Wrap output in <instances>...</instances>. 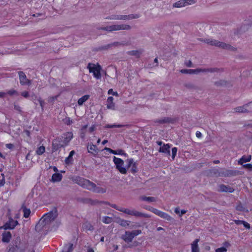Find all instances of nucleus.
Segmentation results:
<instances>
[{"mask_svg": "<svg viewBox=\"0 0 252 252\" xmlns=\"http://www.w3.org/2000/svg\"><path fill=\"white\" fill-rule=\"evenodd\" d=\"M205 42L209 45H214L217 47L221 48L222 49H230L232 48V47L230 45L227 44L222 42H220L217 40L207 39L205 40Z\"/></svg>", "mask_w": 252, "mask_h": 252, "instance_id": "8", "label": "nucleus"}, {"mask_svg": "<svg viewBox=\"0 0 252 252\" xmlns=\"http://www.w3.org/2000/svg\"><path fill=\"white\" fill-rule=\"evenodd\" d=\"M236 210L241 212H248V210L246 209L245 206L241 203H239L236 205Z\"/></svg>", "mask_w": 252, "mask_h": 252, "instance_id": "35", "label": "nucleus"}, {"mask_svg": "<svg viewBox=\"0 0 252 252\" xmlns=\"http://www.w3.org/2000/svg\"><path fill=\"white\" fill-rule=\"evenodd\" d=\"M127 168L131 167V173L134 174L137 173L138 171L137 166L136 163L134 161L133 159L132 158H129L127 159Z\"/></svg>", "mask_w": 252, "mask_h": 252, "instance_id": "13", "label": "nucleus"}, {"mask_svg": "<svg viewBox=\"0 0 252 252\" xmlns=\"http://www.w3.org/2000/svg\"><path fill=\"white\" fill-rule=\"evenodd\" d=\"M90 97V95L89 94H86L80 97L78 100V104L79 105H82Z\"/></svg>", "mask_w": 252, "mask_h": 252, "instance_id": "29", "label": "nucleus"}, {"mask_svg": "<svg viewBox=\"0 0 252 252\" xmlns=\"http://www.w3.org/2000/svg\"><path fill=\"white\" fill-rule=\"evenodd\" d=\"M160 217L163 219H166L167 220H170V216L167 213L162 212Z\"/></svg>", "mask_w": 252, "mask_h": 252, "instance_id": "45", "label": "nucleus"}, {"mask_svg": "<svg viewBox=\"0 0 252 252\" xmlns=\"http://www.w3.org/2000/svg\"><path fill=\"white\" fill-rule=\"evenodd\" d=\"M74 153L75 152L73 150L71 151L69 153L68 156L66 157L65 159V162L66 164H68L71 162V161H72V156L74 155Z\"/></svg>", "mask_w": 252, "mask_h": 252, "instance_id": "32", "label": "nucleus"}, {"mask_svg": "<svg viewBox=\"0 0 252 252\" xmlns=\"http://www.w3.org/2000/svg\"><path fill=\"white\" fill-rule=\"evenodd\" d=\"M27 248V244L21 240L19 237L13 241L9 246L7 252H25Z\"/></svg>", "mask_w": 252, "mask_h": 252, "instance_id": "3", "label": "nucleus"}, {"mask_svg": "<svg viewBox=\"0 0 252 252\" xmlns=\"http://www.w3.org/2000/svg\"><path fill=\"white\" fill-rule=\"evenodd\" d=\"M5 183V177L3 173H1L0 176V188L3 187Z\"/></svg>", "mask_w": 252, "mask_h": 252, "instance_id": "42", "label": "nucleus"}, {"mask_svg": "<svg viewBox=\"0 0 252 252\" xmlns=\"http://www.w3.org/2000/svg\"><path fill=\"white\" fill-rule=\"evenodd\" d=\"M243 221L244 220H234V223L236 224V225H240V224H242L243 223Z\"/></svg>", "mask_w": 252, "mask_h": 252, "instance_id": "59", "label": "nucleus"}, {"mask_svg": "<svg viewBox=\"0 0 252 252\" xmlns=\"http://www.w3.org/2000/svg\"><path fill=\"white\" fill-rule=\"evenodd\" d=\"M219 69L217 68H210L207 69H183L181 70V72L182 73L192 74H198L201 72H213L218 71Z\"/></svg>", "mask_w": 252, "mask_h": 252, "instance_id": "6", "label": "nucleus"}, {"mask_svg": "<svg viewBox=\"0 0 252 252\" xmlns=\"http://www.w3.org/2000/svg\"><path fill=\"white\" fill-rule=\"evenodd\" d=\"M141 233V230H135L131 232L126 231L125 235L122 237L123 239L126 242H131L135 236Z\"/></svg>", "mask_w": 252, "mask_h": 252, "instance_id": "9", "label": "nucleus"}, {"mask_svg": "<svg viewBox=\"0 0 252 252\" xmlns=\"http://www.w3.org/2000/svg\"><path fill=\"white\" fill-rule=\"evenodd\" d=\"M63 123L67 126H70L73 123V120L70 118L66 117L63 120Z\"/></svg>", "mask_w": 252, "mask_h": 252, "instance_id": "38", "label": "nucleus"}, {"mask_svg": "<svg viewBox=\"0 0 252 252\" xmlns=\"http://www.w3.org/2000/svg\"><path fill=\"white\" fill-rule=\"evenodd\" d=\"M177 151H178V149H177V148H176V147H174L172 149V157L173 159H174L175 156H176Z\"/></svg>", "mask_w": 252, "mask_h": 252, "instance_id": "49", "label": "nucleus"}, {"mask_svg": "<svg viewBox=\"0 0 252 252\" xmlns=\"http://www.w3.org/2000/svg\"><path fill=\"white\" fill-rule=\"evenodd\" d=\"M227 82L224 80H220L215 83L217 86H226Z\"/></svg>", "mask_w": 252, "mask_h": 252, "instance_id": "47", "label": "nucleus"}, {"mask_svg": "<svg viewBox=\"0 0 252 252\" xmlns=\"http://www.w3.org/2000/svg\"><path fill=\"white\" fill-rule=\"evenodd\" d=\"M85 131H80V136L82 139H84L85 137Z\"/></svg>", "mask_w": 252, "mask_h": 252, "instance_id": "61", "label": "nucleus"}, {"mask_svg": "<svg viewBox=\"0 0 252 252\" xmlns=\"http://www.w3.org/2000/svg\"><path fill=\"white\" fill-rule=\"evenodd\" d=\"M242 224L244 225L245 227H246L247 229H250L251 227L250 224L248 222L244 220L243 221V223Z\"/></svg>", "mask_w": 252, "mask_h": 252, "instance_id": "58", "label": "nucleus"}, {"mask_svg": "<svg viewBox=\"0 0 252 252\" xmlns=\"http://www.w3.org/2000/svg\"><path fill=\"white\" fill-rule=\"evenodd\" d=\"M174 120L169 117H164L163 119H158L155 121L156 123L159 124H165V123H173Z\"/></svg>", "mask_w": 252, "mask_h": 252, "instance_id": "24", "label": "nucleus"}, {"mask_svg": "<svg viewBox=\"0 0 252 252\" xmlns=\"http://www.w3.org/2000/svg\"><path fill=\"white\" fill-rule=\"evenodd\" d=\"M38 102H39L41 109L43 110L44 105V101L43 99H42L41 97H39V98L38 99Z\"/></svg>", "mask_w": 252, "mask_h": 252, "instance_id": "53", "label": "nucleus"}, {"mask_svg": "<svg viewBox=\"0 0 252 252\" xmlns=\"http://www.w3.org/2000/svg\"><path fill=\"white\" fill-rule=\"evenodd\" d=\"M83 228L86 231H92L94 230L93 226L89 222H86L83 225Z\"/></svg>", "mask_w": 252, "mask_h": 252, "instance_id": "33", "label": "nucleus"}, {"mask_svg": "<svg viewBox=\"0 0 252 252\" xmlns=\"http://www.w3.org/2000/svg\"><path fill=\"white\" fill-rule=\"evenodd\" d=\"M45 152V147L42 145L38 147L35 151V153L38 156H41Z\"/></svg>", "mask_w": 252, "mask_h": 252, "instance_id": "30", "label": "nucleus"}, {"mask_svg": "<svg viewBox=\"0 0 252 252\" xmlns=\"http://www.w3.org/2000/svg\"><path fill=\"white\" fill-rule=\"evenodd\" d=\"M140 199L142 201H147L149 202H155L156 201V198L154 197H147L145 196H140Z\"/></svg>", "mask_w": 252, "mask_h": 252, "instance_id": "31", "label": "nucleus"}, {"mask_svg": "<svg viewBox=\"0 0 252 252\" xmlns=\"http://www.w3.org/2000/svg\"><path fill=\"white\" fill-rule=\"evenodd\" d=\"M252 159V156H243L238 161V163L239 165H243L244 163L249 162Z\"/></svg>", "mask_w": 252, "mask_h": 252, "instance_id": "20", "label": "nucleus"}, {"mask_svg": "<svg viewBox=\"0 0 252 252\" xmlns=\"http://www.w3.org/2000/svg\"><path fill=\"white\" fill-rule=\"evenodd\" d=\"M18 224L17 220H15L12 218H9L8 220L4 223L2 228L4 230L13 229Z\"/></svg>", "mask_w": 252, "mask_h": 252, "instance_id": "11", "label": "nucleus"}, {"mask_svg": "<svg viewBox=\"0 0 252 252\" xmlns=\"http://www.w3.org/2000/svg\"><path fill=\"white\" fill-rule=\"evenodd\" d=\"M63 145L60 143H53L52 145V152H55L59 150Z\"/></svg>", "mask_w": 252, "mask_h": 252, "instance_id": "34", "label": "nucleus"}, {"mask_svg": "<svg viewBox=\"0 0 252 252\" xmlns=\"http://www.w3.org/2000/svg\"><path fill=\"white\" fill-rule=\"evenodd\" d=\"M170 145L169 144H163V146L160 147L159 152L169 155L170 154Z\"/></svg>", "mask_w": 252, "mask_h": 252, "instance_id": "21", "label": "nucleus"}, {"mask_svg": "<svg viewBox=\"0 0 252 252\" xmlns=\"http://www.w3.org/2000/svg\"><path fill=\"white\" fill-rule=\"evenodd\" d=\"M242 224L244 225L245 227H246L247 229H250L251 227L250 224L248 222L244 220L243 221V223Z\"/></svg>", "mask_w": 252, "mask_h": 252, "instance_id": "57", "label": "nucleus"}, {"mask_svg": "<svg viewBox=\"0 0 252 252\" xmlns=\"http://www.w3.org/2000/svg\"><path fill=\"white\" fill-rule=\"evenodd\" d=\"M23 211L24 213V217L25 218H29V216L31 214V210L30 209H28L26 207H25L23 209Z\"/></svg>", "mask_w": 252, "mask_h": 252, "instance_id": "39", "label": "nucleus"}, {"mask_svg": "<svg viewBox=\"0 0 252 252\" xmlns=\"http://www.w3.org/2000/svg\"><path fill=\"white\" fill-rule=\"evenodd\" d=\"M63 142L65 144H68L73 138V133L72 132H67L63 134Z\"/></svg>", "mask_w": 252, "mask_h": 252, "instance_id": "18", "label": "nucleus"}, {"mask_svg": "<svg viewBox=\"0 0 252 252\" xmlns=\"http://www.w3.org/2000/svg\"><path fill=\"white\" fill-rule=\"evenodd\" d=\"M5 147L9 149H12L14 148V145L11 143L6 144Z\"/></svg>", "mask_w": 252, "mask_h": 252, "instance_id": "60", "label": "nucleus"}, {"mask_svg": "<svg viewBox=\"0 0 252 252\" xmlns=\"http://www.w3.org/2000/svg\"><path fill=\"white\" fill-rule=\"evenodd\" d=\"M227 251V249L224 247H222L219 248H218L216 250V252H226Z\"/></svg>", "mask_w": 252, "mask_h": 252, "instance_id": "51", "label": "nucleus"}, {"mask_svg": "<svg viewBox=\"0 0 252 252\" xmlns=\"http://www.w3.org/2000/svg\"><path fill=\"white\" fill-rule=\"evenodd\" d=\"M87 68L89 70L90 73H93L94 77L97 79L101 78L100 71L101 70V67L99 64L95 65L93 63H89L88 64Z\"/></svg>", "mask_w": 252, "mask_h": 252, "instance_id": "5", "label": "nucleus"}, {"mask_svg": "<svg viewBox=\"0 0 252 252\" xmlns=\"http://www.w3.org/2000/svg\"><path fill=\"white\" fill-rule=\"evenodd\" d=\"M63 176L61 173H56L53 174L52 176V181L53 182H60L62 180Z\"/></svg>", "mask_w": 252, "mask_h": 252, "instance_id": "26", "label": "nucleus"}, {"mask_svg": "<svg viewBox=\"0 0 252 252\" xmlns=\"http://www.w3.org/2000/svg\"><path fill=\"white\" fill-rule=\"evenodd\" d=\"M18 75L19 78L20 83L22 85H31V81L27 78L26 75L24 72L19 71Z\"/></svg>", "mask_w": 252, "mask_h": 252, "instance_id": "14", "label": "nucleus"}, {"mask_svg": "<svg viewBox=\"0 0 252 252\" xmlns=\"http://www.w3.org/2000/svg\"><path fill=\"white\" fill-rule=\"evenodd\" d=\"M248 107V104H245L242 106H238L235 108V111L239 113H245L248 112L246 108Z\"/></svg>", "mask_w": 252, "mask_h": 252, "instance_id": "28", "label": "nucleus"}, {"mask_svg": "<svg viewBox=\"0 0 252 252\" xmlns=\"http://www.w3.org/2000/svg\"><path fill=\"white\" fill-rule=\"evenodd\" d=\"M219 190L221 192H226L229 193H232L234 191V189L233 188L223 184L220 185L219 186Z\"/></svg>", "mask_w": 252, "mask_h": 252, "instance_id": "17", "label": "nucleus"}, {"mask_svg": "<svg viewBox=\"0 0 252 252\" xmlns=\"http://www.w3.org/2000/svg\"><path fill=\"white\" fill-rule=\"evenodd\" d=\"M185 5H191L196 2L195 0H185Z\"/></svg>", "mask_w": 252, "mask_h": 252, "instance_id": "50", "label": "nucleus"}, {"mask_svg": "<svg viewBox=\"0 0 252 252\" xmlns=\"http://www.w3.org/2000/svg\"><path fill=\"white\" fill-rule=\"evenodd\" d=\"M6 94L11 96L13 95H18V92L13 89H11V90L8 91L7 92Z\"/></svg>", "mask_w": 252, "mask_h": 252, "instance_id": "46", "label": "nucleus"}, {"mask_svg": "<svg viewBox=\"0 0 252 252\" xmlns=\"http://www.w3.org/2000/svg\"><path fill=\"white\" fill-rule=\"evenodd\" d=\"M130 222V221L129 220H123L120 221V225L124 227H127L129 225Z\"/></svg>", "mask_w": 252, "mask_h": 252, "instance_id": "43", "label": "nucleus"}, {"mask_svg": "<svg viewBox=\"0 0 252 252\" xmlns=\"http://www.w3.org/2000/svg\"><path fill=\"white\" fill-rule=\"evenodd\" d=\"M38 98H39V97H38L37 95L36 94H32L31 95V100H32L33 101L34 103L36 105L37 104V103H36V101H38Z\"/></svg>", "mask_w": 252, "mask_h": 252, "instance_id": "44", "label": "nucleus"}, {"mask_svg": "<svg viewBox=\"0 0 252 252\" xmlns=\"http://www.w3.org/2000/svg\"><path fill=\"white\" fill-rule=\"evenodd\" d=\"M186 5H185V0H179L177 2H176V3H175L173 5L174 7H178V8L182 7H184Z\"/></svg>", "mask_w": 252, "mask_h": 252, "instance_id": "37", "label": "nucleus"}, {"mask_svg": "<svg viewBox=\"0 0 252 252\" xmlns=\"http://www.w3.org/2000/svg\"><path fill=\"white\" fill-rule=\"evenodd\" d=\"M104 150L109 152L110 153L116 155H124L126 156L127 154L125 151L122 149L118 150H114L110 148L105 147Z\"/></svg>", "mask_w": 252, "mask_h": 252, "instance_id": "16", "label": "nucleus"}, {"mask_svg": "<svg viewBox=\"0 0 252 252\" xmlns=\"http://www.w3.org/2000/svg\"><path fill=\"white\" fill-rule=\"evenodd\" d=\"M223 245L226 248L229 247L230 246V243L227 241H225V242H224L223 243Z\"/></svg>", "mask_w": 252, "mask_h": 252, "instance_id": "63", "label": "nucleus"}, {"mask_svg": "<svg viewBox=\"0 0 252 252\" xmlns=\"http://www.w3.org/2000/svg\"><path fill=\"white\" fill-rule=\"evenodd\" d=\"M95 130V126L94 125L93 126H92L90 128H89V132L90 133H92L93 132H94Z\"/></svg>", "mask_w": 252, "mask_h": 252, "instance_id": "62", "label": "nucleus"}, {"mask_svg": "<svg viewBox=\"0 0 252 252\" xmlns=\"http://www.w3.org/2000/svg\"><path fill=\"white\" fill-rule=\"evenodd\" d=\"M236 171L233 170H228L226 169L220 168L218 172L219 175L223 177H230L236 175Z\"/></svg>", "mask_w": 252, "mask_h": 252, "instance_id": "12", "label": "nucleus"}, {"mask_svg": "<svg viewBox=\"0 0 252 252\" xmlns=\"http://www.w3.org/2000/svg\"><path fill=\"white\" fill-rule=\"evenodd\" d=\"M243 167L244 168L249 169L250 171H252V164L251 163H247L245 164H243Z\"/></svg>", "mask_w": 252, "mask_h": 252, "instance_id": "48", "label": "nucleus"}, {"mask_svg": "<svg viewBox=\"0 0 252 252\" xmlns=\"http://www.w3.org/2000/svg\"><path fill=\"white\" fill-rule=\"evenodd\" d=\"M121 45V43L120 42H114L113 43H111V44H108L106 46V49H108V48H109L110 47H112L113 46H118V45Z\"/></svg>", "mask_w": 252, "mask_h": 252, "instance_id": "54", "label": "nucleus"}, {"mask_svg": "<svg viewBox=\"0 0 252 252\" xmlns=\"http://www.w3.org/2000/svg\"><path fill=\"white\" fill-rule=\"evenodd\" d=\"M72 181L73 182L81 186L83 188L96 193H103L106 191V189L97 187L94 183L83 177L75 176L72 178Z\"/></svg>", "mask_w": 252, "mask_h": 252, "instance_id": "1", "label": "nucleus"}, {"mask_svg": "<svg viewBox=\"0 0 252 252\" xmlns=\"http://www.w3.org/2000/svg\"><path fill=\"white\" fill-rule=\"evenodd\" d=\"M73 250V245L72 243H68L65 244L62 250V252H72Z\"/></svg>", "mask_w": 252, "mask_h": 252, "instance_id": "23", "label": "nucleus"}, {"mask_svg": "<svg viewBox=\"0 0 252 252\" xmlns=\"http://www.w3.org/2000/svg\"><path fill=\"white\" fill-rule=\"evenodd\" d=\"M128 16L127 15H113L110 17H106V19H115V20H126L127 19ZM129 18H138V16H133V15H128Z\"/></svg>", "mask_w": 252, "mask_h": 252, "instance_id": "15", "label": "nucleus"}, {"mask_svg": "<svg viewBox=\"0 0 252 252\" xmlns=\"http://www.w3.org/2000/svg\"><path fill=\"white\" fill-rule=\"evenodd\" d=\"M130 27L128 25H114L110 26H107L103 28L102 29L108 32H112L114 31H119L121 30H129Z\"/></svg>", "mask_w": 252, "mask_h": 252, "instance_id": "10", "label": "nucleus"}, {"mask_svg": "<svg viewBox=\"0 0 252 252\" xmlns=\"http://www.w3.org/2000/svg\"><path fill=\"white\" fill-rule=\"evenodd\" d=\"M114 98L112 96H109L107 100V108L108 109H115V103L113 102Z\"/></svg>", "mask_w": 252, "mask_h": 252, "instance_id": "22", "label": "nucleus"}, {"mask_svg": "<svg viewBox=\"0 0 252 252\" xmlns=\"http://www.w3.org/2000/svg\"><path fill=\"white\" fill-rule=\"evenodd\" d=\"M88 125H85L83 126L81 128H80V131H85L86 128L88 127Z\"/></svg>", "mask_w": 252, "mask_h": 252, "instance_id": "64", "label": "nucleus"}, {"mask_svg": "<svg viewBox=\"0 0 252 252\" xmlns=\"http://www.w3.org/2000/svg\"><path fill=\"white\" fill-rule=\"evenodd\" d=\"M199 242V239H196L191 244V252H199L200 250L198 245V243Z\"/></svg>", "mask_w": 252, "mask_h": 252, "instance_id": "19", "label": "nucleus"}, {"mask_svg": "<svg viewBox=\"0 0 252 252\" xmlns=\"http://www.w3.org/2000/svg\"><path fill=\"white\" fill-rule=\"evenodd\" d=\"M123 126V125H108L107 126V127H108V128H114V127L120 128V127H122Z\"/></svg>", "mask_w": 252, "mask_h": 252, "instance_id": "55", "label": "nucleus"}, {"mask_svg": "<svg viewBox=\"0 0 252 252\" xmlns=\"http://www.w3.org/2000/svg\"><path fill=\"white\" fill-rule=\"evenodd\" d=\"M113 160L116 166V168L118 169V170L122 174H126L127 173V170L126 168L124 167V160L122 159L117 158L115 156L113 157Z\"/></svg>", "mask_w": 252, "mask_h": 252, "instance_id": "7", "label": "nucleus"}, {"mask_svg": "<svg viewBox=\"0 0 252 252\" xmlns=\"http://www.w3.org/2000/svg\"><path fill=\"white\" fill-rule=\"evenodd\" d=\"M127 54L130 56H134L137 58H139L141 52L138 50L129 51L127 52Z\"/></svg>", "mask_w": 252, "mask_h": 252, "instance_id": "36", "label": "nucleus"}, {"mask_svg": "<svg viewBox=\"0 0 252 252\" xmlns=\"http://www.w3.org/2000/svg\"><path fill=\"white\" fill-rule=\"evenodd\" d=\"M112 207L125 214L131 216H133L136 217H141L145 218H148L150 217V216L148 214L143 213L134 210H130L128 209H126L123 207H118L116 204H113L112 205Z\"/></svg>", "mask_w": 252, "mask_h": 252, "instance_id": "4", "label": "nucleus"}, {"mask_svg": "<svg viewBox=\"0 0 252 252\" xmlns=\"http://www.w3.org/2000/svg\"><path fill=\"white\" fill-rule=\"evenodd\" d=\"M102 221L105 223L109 224L111 223L112 221V218L109 217L105 216L103 218Z\"/></svg>", "mask_w": 252, "mask_h": 252, "instance_id": "41", "label": "nucleus"}, {"mask_svg": "<svg viewBox=\"0 0 252 252\" xmlns=\"http://www.w3.org/2000/svg\"><path fill=\"white\" fill-rule=\"evenodd\" d=\"M149 211L153 212V213L155 214L156 215L160 217L161 213H162V211L156 209V208H155L154 207H151L150 209H149Z\"/></svg>", "mask_w": 252, "mask_h": 252, "instance_id": "40", "label": "nucleus"}, {"mask_svg": "<svg viewBox=\"0 0 252 252\" xmlns=\"http://www.w3.org/2000/svg\"><path fill=\"white\" fill-rule=\"evenodd\" d=\"M2 241L3 242L8 243L11 238V234L10 232H5L2 235Z\"/></svg>", "mask_w": 252, "mask_h": 252, "instance_id": "25", "label": "nucleus"}, {"mask_svg": "<svg viewBox=\"0 0 252 252\" xmlns=\"http://www.w3.org/2000/svg\"><path fill=\"white\" fill-rule=\"evenodd\" d=\"M58 213L56 207H54L52 210L45 214L40 219L38 223L36 225V227L38 226H44L48 224L52 221H53L58 217Z\"/></svg>", "mask_w": 252, "mask_h": 252, "instance_id": "2", "label": "nucleus"}, {"mask_svg": "<svg viewBox=\"0 0 252 252\" xmlns=\"http://www.w3.org/2000/svg\"><path fill=\"white\" fill-rule=\"evenodd\" d=\"M21 94L22 96H23L25 98H28L29 96V93L28 91L22 92L21 93Z\"/></svg>", "mask_w": 252, "mask_h": 252, "instance_id": "56", "label": "nucleus"}, {"mask_svg": "<svg viewBox=\"0 0 252 252\" xmlns=\"http://www.w3.org/2000/svg\"><path fill=\"white\" fill-rule=\"evenodd\" d=\"M87 148L89 153L93 154L97 153V147L96 145L90 144L88 145Z\"/></svg>", "mask_w": 252, "mask_h": 252, "instance_id": "27", "label": "nucleus"}, {"mask_svg": "<svg viewBox=\"0 0 252 252\" xmlns=\"http://www.w3.org/2000/svg\"><path fill=\"white\" fill-rule=\"evenodd\" d=\"M108 94H112L114 96H118V94L117 92H114L112 89H110L108 91Z\"/></svg>", "mask_w": 252, "mask_h": 252, "instance_id": "52", "label": "nucleus"}]
</instances>
